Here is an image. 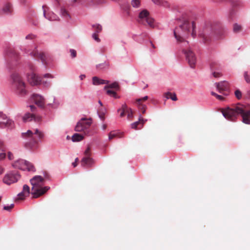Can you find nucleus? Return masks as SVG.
Listing matches in <instances>:
<instances>
[{"mask_svg": "<svg viewBox=\"0 0 250 250\" xmlns=\"http://www.w3.org/2000/svg\"><path fill=\"white\" fill-rule=\"evenodd\" d=\"M12 166L14 168L22 170H27L29 171H35V168L31 163L22 159L18 160L14 162Z\"/></svg>", "mask_w": 250, "mask_h": 250, "instance_id": "nucleus-8", "label": "nucleus"}, {"mask_svg": "<svg viewBox=\"0 0 250 250\" xmlns=\"http://www.w3.org/2000/svg\"><path fill=\"white\" fill-rule=\"evenodd\" d=\"M183 52L186 55V59L189 66L191 68H194L196 63V57L194 52L189 48L183 49Z\"/></svg>", "mask_w": 250, "mask_h": 250, "instance_id": "nucleus-10", "label": "nucleus"}, {"mask_svg": "<svg viewBox=\"0 0 250 250\" xmlns=\"http://www.w3.org/2000/svg\"><path fill=\"white\" fill-rule=\"evenodd\" d=\"M5 151V148L3 144V143L0 141V160L5 157L6 154L4 152Z\"/></svg>", "mask_w": 250, "mask_h": 250, "instance_id": "nucleus-27", "label": "nucleus"}, {"mask_svg": "<svg viewBox=\"0 0 250 250\" xmlns=\"http://www.w3.org/2000/svg\"><path fill=\"white\" fill-rule=\"evenodd\" d=\"M106 125H103V129H104H104H106Z\"/></svg>", "mask_w": 250, "mask_h": 250, "instance_id": "nucleus-58", "label": "nucleus"}, {"mask_svg": "<svg viewBox=\"0 0 250 250\" xmlns=\"http://www.w3.org/2000/svg\"><path fill=\"white\" fill-rule=\"evenodd\" d=\"M30 107L31 110L32 111H34V109H35V106L34 105H30Z\"/></svg>", "mask_w": 250, "mask_h": 250, "instance_id": "nucleus-57", "label": "nucleus"}, {"mask_svg": "<svg viewBox=\"0 0 250 250\" xmlns=\"http://www.w3.org/2000/svg\"><path fill=\"white\" fill-rule=\"evenodd\" d=\"M195 24L194 22H190L188 21H185L179 27H176L174 31V35L177 42H183L185 45L188 44V42L184 41V37L188 35V33L192 31V35L194 37L195 33H194V29Z\"/></svg>", "mask_w": 250, "mask_h": 250, "instance_id": "nucleus-3", "label": "nucleus"}, {"mask_svg": "<svg viewBox=\"0 0 250 250\" xmlns=\"http://www.w3.org/2000/svg\"><path fill=\"white\" fill-rule=\"evenodd\" d=\"M233 31L234 33H237L242 31V26L237 23L233 24Z\"/></svg>", "mask_w": 250, "mask_h": 250, "instance_id": "nucleus-32", "label": "nucleus"}, {"mask_svg": "<svg viewBox=\"0 0 250 250\" xmlns=\"http://www.w3.org/2000/svg\"><path fill=\"white\" fill-rule=\"evenodd\" d=\"M61 13H62V15L64 17H66V16H68L67 11L65 9H62Z\"/></svg>", "mask_w": 250, "mask_h": 250, "instance_id": "nucleus-49", "label": "nucleus"}, {"mask_svg": "<svg viewBox=\"0 0 250 250\" xmlns=\"http://www.w3.org/2000/svg\"><path fill=\"white\" fill-rule=\"evenodd\" d=\"M8 157L9 160H12L13 159V155L11 152H9L8 153Z\"/></svg>", "mask_w": 250, "mask_h": 250, "instance_id": "nucleus-50", "label": "nucleus"}, {"mask_svg": "<svg viewBox=\"0 0 250 250\" xmlns=\"http://www.w3.org/2000/svg\"><path fill=\"white\" fill-rule=\"evenodd\" d=\"M30 55L36 59H40L42 63L46 64V56L44 53L42 52H39L38 50L35 49L30 53Z\"/></svg>", "mask_w": 250, "mask_h": 250, "instance_id": "nucleus-16", "label": "nucleus"}, {"mask_svg": "<svg viewBox=\"0 0 250 250\" xmlns=\"http://www.w3.org/2000/svg\"><path fill=\"white\" fill-rule=\"evenodd\" d=\"M2 11L5 14H11L13 11L11 5L9 3L5 4L3 7Z\"/></svg>", "mask_w": 250, "mask_h": 250, "instance_id": "nucleus-26", "label": "nucleus"}, {"mask_svg": "<svg viewBox=\"0 0 250 250\" xmlns=\"http://www.w3.org/2000/svg\"><path fill=\"white\" fill-rule=\"evenodd\" d=\"M124 136L123 132H117L115 131H111L109 133L108 137L109 140H111L114 138H122Z\"/></svg>", "mask_w": 250, "mask_h": 250, "instance_id": "nucleus-24", "label": "nucleus"}, {"mask_svg": "<svg viewBox=\"0 0 250 250\" xmlns=\"http://www.w3.org/2000/svg\"><path fill=\"white\" fill-rule=\"evenodd\" d=\"M225 36V32L222 29L215 30L211 26L206 27L200 33V37L202 39L205 43L208 42L212 38L219 39L222 38Z\"/></svg>", "mask_w": 250, "mask_h": 250, "instance_id": "nucleus-5", "label": "nucleus"}, {"mask_svg": "<svg viewBox=\"0 0 250 250\" xmlns=\"http://www.w3.org/2000/svg\"><path fill=\"white\" fill-rule=\"evenodd\" d=\"M4 171V169L1 167L0 166V175L2 174Z\"/></svg>", "mask_w": 250, "mask_h": 250, "instance_id": "nucleus-55", "label": "nucleus"}, {"mask_svg": "<svg viewBox=\"0 0 250 250\" xmlns=\"http://www.w3.org/2000/svg\"><path fill=\"white\" fill-rule=\"evenodd\" d=\"M91 121L90 119H82L77 124L75 130L77 132L84 131L91 125Z\"/></svg>", "mask_w": 250, "mask_h": 250, "instance_id": "nucleus-11", "label": "nucleus"}, {"mask_svg": "<svg viewBox=\"0 0 250 250\" xmlns=\"http://www.w3.org/2000/svg\"><path fill=\"white\" fill-rule=\"evenodd\" d=\"M81 164L82 167H91L94 164V160L90 157H83Z\"/></svg>", "mask_w": 250, "mask_h": 250, "instance_id": "nucleus-17", "label": "nucleus"}, {"mask_svg": "<svg viewBox=\"0 0 250 250\" xmlns=\"http://www.w3.org/2000/svg\"><path fill=\"white\" fill-rule=\"evenodd\" d=\"M83 136L78 133L74 134L72 137V140L73 142H79L83 139Z\"/></svg>", "mask_w": 250, "mask_h": 250, "instance_id": "nucleus-30", "label": "nucleus"}, {"mask_svg": "<svg viewBox=\"0 0 250 250\" xmlns=\"http://www.w3.org/2000/svg\"><path fill=\"white\" fill-rule=\"evenodd\" d=\"M44 78H53V76H52L51 74H46L44 75Z\"/></svg>", "mask_w": 250, "mask_h": 250, "instance_id": "nucleus-54", "label": "nucleus"}, {"mask_svg": "<svg viewBox=\"0 0 250 250\" xmlns=\"http://www.w3.org/2000/svg\"><path fill=\"white\" fill-rule=\"evenodd\" d=\"M24 122H28L32 120H34L36 122H39L41 120V118L39 117H36L33 114L27 113L23 117Z\"/></svg>", "mask_w": 250, "mask_h": 250, "instance_id": "nucleus-21", "label": "nucleus"}, {"mask_svg": "<svg viewBox=\"0 0 250 250\" xmlns=\"http://www.w3.org/2000/svg\"><path fill=\"white\" fill-rule=\"evenodd\" d=\"M152 1L155 4L160 5L161 4L160 0H152Z\"/></svg>", "mask_w": 250, "mask_h": 250, "instance_id": "nucleus-51", "label": "nucleus"}, {"mask_svg": "<svg viewBox=\"0 0 250 250\" xmlns=\"http://www.w3.org/2000/svg\"><path fill=\"white\" fill-rule=\"evenodd\" d=\"M212 74L215 78H219L222 76V74L220 72H216L215 70L212 71Z\"/></svg>", "mask_w": 250, "mask_h": 250, "instance_id": "nucleus-45", "label": "nucleus"}, {"mask_svg": "<svg viewBox=\"0 0 250 250\" xmlns=\"http://www.w3.org/2000/svg\"><path fill=\"white\" fill-rule=\"evenodd\" d=\"M12 85L16 89V92L20 95L23 96L26 94L25 84L20 75L17 73H14L11 75Z\"/></svg>", "mask_w": 250, "mask_h": 250, "instance_id": "nucleus-6", "label": "nucleus"}, {"mask_svg": "<svg viewBox=\"0 0 250 250\" xmlns=\"http://www.w3.org/2000/svg\"><path fill=\"white\" fill-rule=\"evenodd\" d=\"M151 44V46L153 48H155V46H154V45L152 43V42H150Z\"/></svg>", "mask_w": 250, "mask_h": 250, "instance_id": "nucleus-61", "label": "nucleus"}, {"mask_svg": "<svg viewBox=\"0 0 250 250\" xmlns=\"http://www.w3.org/2000/svg\"><path fill=\"white\" fill-rule=\"evenodd\" d=\"M21 136L27 140L25 143V146L26 148L35 149L37 147L39 142L44 138V135L40 129H33L22 133Z\"/></svg>", "mask_w": 250, "mask_h": 250, "instance_id": "nucleus-2", "label": "nucleus"}, {"mask_svg": "<svg viewBox=\"0 0 250 250\" xmlns=\"http://www.w3.org/2000/svg\"><path fill=\"white\" fill-rule=\"evenodd\" d=\"M44 179L41 176H35L30 180L32 186L31 194L33 198H37L44 194L49 188V187H42Z\"/></svg>", "mask_w": 250, "mask_h": 250, "instance_id": "nucleus-4", "label": "nucleus"}, {"mask_svg": "<svg viewBox=\"0 0 250 250\" xmlns=\"http://www.w3.org/2000/svg\"><path fill=\"white\" fill-rule=\"evenodd\" d=\"M138 23L144 25H147L151 28L154 27V20L150 16L149 12L144 9L141 11L137 20Z\"/></svg>", "mask_w": 250, "mask_h": 250, "instance_id": "nucleus-7", "label": "nucleus"}, {"mask_svg": "<svg viewBox=\"0 0 250 250\" xmlns=\"http://www.w3.org/2000/svg\"><path fill=\"white\" fill-rule=\"evenodd\" d=\"M215 86L219 92L224 93L225 95H228V91L229 90V83L226 81H222L219 83H215Z\"/></svg>", "mask_w": 250, "mask_h": 250, "instance_id": "nucleus-13", "label": "nucleus"}, {"mask_svg": "<svg viewBox=\"0 0 250 250\" xmlns=\"http://www.w3.org/2000/svg\"><path fill=\"white\" fill-rule=\"evenodd\" d=\"M235 95L238 99H240L242 97L241 92L239 90H236L235 91Z\"/></svg>", "mask_w": 250, "mask_h": 250, "instance_id": "nucleus-42", "label": "nucleus"}, {"mask_svg": "<svg viewBox=\"0 0 250 250\" xmlns=\"http://www.w3.org/2000/svg\"><path fill=\"white\" fill-rule=\"evenodd\" d=\"M77 1V0H72V3H75Z\"/></svg>", "mask_w": 250, "mask_h": 250, "instance_id": "nucleus-62", "label": "nucleus"}, {"mask_svg": "<svg viewBox=\"0 0 250 250\" xmlns=\"http://www.w3.org/2000/svg\"><path fill=\"white\" fill-rule=\"evenodd\" d=\"M99 103L102 106L103 105V104H102V103L101 102V101H99Z\"/></svg>", "mask_w": 250, "mask_h": 250, "instance_id": "nucleus-60", "label": "nucleus"}, {"mask_svg": "<svg viewBox=\"0 0 250 250\" xmlns=\"http://www.w3.org/2000/svg\"><path fill=\"white\" fill-rule=\"evenodd\" d=\"M221 112L225 118L230 121H234L237 116L241 115L243 122L250 124V110H246L242 105L222 109Z\"/></svg>", "mask_w": 250, "mask_h": 250, "instance_id": "nucleus-1", "label": "nucleus"}, {"mask_svg": "<svg viewBox=\"0 0 250 250\" xmlns=\"http://www.w3.org/2000/svg\"><path fill=\"white\" fill-rule=\"evenodd\" d=\"M20 178L18 172L10 171L5 175L3 178V182L8 185L17 182Z\"/></svg>", "mask_w": 250, "mask_h": 250, "instance_id": "nucleus-9", "label": "nucleus"}, {"mask_svg": "<svg viewBox=\"0 0 250 250\" xmlns=\"http://www.w3.org/2000/svg\"><path fill=\"white\" fill-rule=\"evenodd\" d=\"M147 120L144 119L141 116H140L139 121L141 122V124L143 125V127L144 126V125L146 122Z\"/></svg>", "mask_w": 250, "mask_h": 250, "instance_id": "nucleus-47", "label": "nucleus"}, {"mask_svg": "<svg viewBox=\"0 0 250 250\" xmlns=\"http://www.w3.org/2000/svg\"><path fill=\"white\" fill-rule=\"evenodd\" d=\"M18 58V55L14 49L9 48L7 50L6 52V59L8 62L10 61V59L17 60Z\"/></svg>", "mask_w": 250, "mask_h": 250, "instance_id": "nucleus-20", "label": "nucleus"}, {"mask_svg": "<svg viewBox=\"0 0 250 250\" xmlns=\"http://www.w3.org/2000/svg\"><path fill=\"white\" fill-rule=\"evenodd\" d=\"M21 2L22 3H24L26 1V0H20Z\"/></svg>", "mask_w": 250, "mask_h": 250, "instance_id": "nucleus-59", "label": "nucleus"}, {"mask_svg": "<svg viewBox=\"0 0 250 250\" xmlns=\"http://www.w3.org/2000/svg\"><path fill=\"white\" fill-rule=\"evenodd\" d=\"M131 127L132 129L138 130L141 129L143 128V125L141 124V122L139 121L131 124Z\"/></svg>", "mask_w": 250, "mask_h": 250, "instance_id": "nucleus-29", "label": "nucleus"}, {"mask_svg": "<svg viewBox=\"0 0 250 250\" xmlns=\"http://www.w3.org/2000/svg\"><path fill=\"white\" fill-rule=\"evenodd\" d=\"M13 122L7 118V117L2 113H0V127H11Z\"/></svg>", "mask_w": 250, "mask_h": 250, "instance_id": "nucleus-14", "label": "nucleus"}, {"mask_svg": "<svg viewBox=\"0 0 250 250\" xmlns=\"http://www.w3.org/2000/svg\"><path fill=\"white\" fill-rule=\"evenodd\" d=\"M131 5L133 7H139L140 5V0H132L131 1Z\"/></svg>", "mask_w": 250, "mask_h": 250, "instance_id": "nucleus-37", "label": "nucleus"}, {"mask_svg": "<svg viewBox=\"0 0 250 250\" xmlns=\"http://www.w3.org/2000/svg\"><path fill=\"white\" fill-rule=\"evenodd\" d=\"M92 83L94 85H100L108 83V81L101 79L97 77H93L92 78Z\"/></svg>", "mask_w": 250, "mask_h": 250, "instance_id": "nucleus-23", "label": "nucleus"}, {"mask_svg": "<svg viewBox=\"0 0 250 250\" xmlns=\"http://www.w3.org/2000/svg\"><path fill=\"white\" fill-rule=\"evenodd\" d=\"M30 194V188L26 185L23 187L22 191L18 194V199L23 200L25 198L29 196Z\"/></svg>", "mask_w": 250, "mask_h": 250, "instance_id": "nucleus-18", "label": "nucleus"}, {"mask_svg": "<svg viewBox=\"0 0 250 250\" xmlns=\"http://www.w3.org/2000/svg\"><path fill=\"white\" fill-rule=\"evenodd\" d=\"M211 94L212 95L216 97V98L220 101H223L224 99V98L222 96L218 95L214 92H211Z\"/></svg>", "mask_w": 250, "mask_h": 250, "instance_id": "nucleus-40", "label": "nucleus"}, {"mask_svg": "<svg viewBox=\"0 0 250 250\" xmlns=\"http://www.w3.org/2000/svg\"><path fill=\"white\" fill-rule=\"evenodd\" d=\"M34 35H28L26 37V39H32L34 38Z\"/></svg>", "mask_w": 250, "mask_h": 250, "instance_id": "nucleus-53", "label": "nucleus"}, {"mask_svg": "<svg viewBox=\"0 0 250 250\" xmlns=\"http://www.w3.org/2000/svg\"><path fill=\"white\" fill-rule=\"evenodd\" d=\"M79 161V159L78 158H77L76 159H75V161L72 163V165L74 166V167H75L77 166V163Z\"/></svg>", "mask_w": 250, "mask_h": 250, "instance_id": "nucleus-52", "label": "nucleus"}, {"mask_svg": "<svg viewBox=\"0 0 250 250\" xmlns=\"http://www.w3.org/2000/svg\"><path fill=\"white\" fill-rule=\"evenodd\" d=\"M32 99L36 104L38 106L42 107L44 105V99L41 95L34 94L32 95Z\"/></svg>", "mask_w": 250, "mask_h": 250, "instance_id": "nucleus-15", "label": "nucleus"}, {"mask_svg": "<svg viewBox=\"0 0 250 250\" xmlns=\"http://www.w3.org/2000/svg\"><path fill=\"white\" fill-rule=\"evenodd\" d=\"M91 154V148L90 147L88 146L86 150L84 152V157H90Z\"/></svg>", "mask_w": 250, "mask_h": 250, "instance_id": "nucleus-38", "label": "nucleus"}, {"mask_svg": "<svg viewBox=\"0 0 250 250\" xmlns=\"http://www.w3.org/2000/svg\"><path fill=\"white\" fill-rule=\"evenodd\" d=\"M220 65L218 64V63L215 62H212L210 63V68L212 70L215 71L216 70H218L219 69Z\"/></svg>", "mask_w": 250, "mask_h": 250, "instance_id": "nucleus-33", "label": "nucleus"}, {"mask_svg": "<svg viewBox=\"0 0 250 250\" xmlns=\"http://www.w3.org/2000/svg\"><path fill=\"white\" fill-rule=\"evenodd\" d=\"M46 6L45 5L42 6V9L43 10V15L45 18L48 19L50 21H55L57 20L58 17L53 13L50 12L47 14L46 13Z\"/></svg>", "mask_w": 250, "mask_h": 250, "instance_id": "nucleus-22", "label": "nucleus"}, {"mask_svg": "<svg viewBox=\"0 0 250 250\" xmlns=\"http://www.w3.org/2000/svg\"><path fill=\"white\" fill-rule=\"evenodd\" d=\"M115 88V89H118L119 86L117 82H114L113 83L105 86V88Z\"/></svg>", "mask_w": 250, "mask_h": 250, "instance_id": "nucleus-34", "label": "nucleus"}, {"mask_svg": "<svg viewBox=\"0 0 250 250\" xmlns=\"http://www.w3.org/2000/svg\"><path fill=\"white\" fill-rule=\"evenodd\" d=\"M248 94H249L248 97H249V98H250V91H249V92H248Z\"/></svg>", "mask_w": 250, "mask_h": 250, "instance_id": "nucleus-63", "label": "nucleus"}, {"mask_svg": "<svg viewBox=\"0 0 250 250\" xmlns=\"http://www.w3.org/2000/svg\"><path fill=\"white\" fill-rule=\"evenodd\" d=\"M126 114H127L128 119L131 120L133 118V112L132 110L128 108L127 106Z\"/></svg>", "mask_w": 250, "mask_h": 250, "instance_id": "nucleus-35", "label": "nucleus"}, {"mask_svg": "<svg viewBox=\"0 0 250 250\" xmlns=\"http://www.w3.org/2000/svg\"><path fill=\"white\" fill-rule=\"evenodd\" d=\"M148 99V96H146L142 98H139L136 100V103L138 106L139 109L144 114L146 112V105L142 104V102L145 101Z\"/></svg>", "mask_w": 250, "mask_h": 250, "instance_id": "nucleus-19", "label": "nucleus"}, {"mask_svg": "<svg viewBox=\"0 0 250 250\" xmlns=\"http://www.w3.org/2000/svg\"><path fill=\"white\" fill-rule=\"evenodd\" d=\"M27 79L29 83L32 85H38L42 82L44 83L45 86H47V82L42 80L40 77L37 76L36 74L33 72L27 75Z\"/></svg>", "mask_w": 250, "mask_h": 250, "instance_id": "nucleus-12", "label": "nucleus"}, {"mask_svg": "<svg viewBox=\"0 0 250 250\" xmlns=\"http://www.w3.org/2000/svg\"><path fill=\"white\" fill-rule=\"evenodd\" d=\"M92 26L93 28H94L95 30V33H100L101 32L102 30V27L100 24L93 25Z\"/></svg>", "mask_w": 250, "mask_h": 250, "instance_id": "nucleus-36", "label": "nucleus"}, {"mask_svg": "<svg viewBox=\"0 0 250 250\" xmlns=\"http://www.w3.org/2000/svg\"><path fill=\"white\" fill-rule=\"evenodd\" d=\"M98 33H94L92 35L93 38L97 42H99L100 41V39L99 38L98 35Z\"/></svg>", "mask_w": 250, "mask_h": 250, "instance_id": "nucleus-46", "label": "nucleus"}, {"mask_svg": "<svg viewBox=\"0 0 250 250\" xmlns=\"http://www.w3.org/2000/svg\"><path fill=\"white\" fill-rule=\"evenodd\" d=\"M106 92L108 95H112L114 97L116 98L117 94L115 91L108 89L106 91Z\"/></svg>", "mask_w": 250, "mask_h": 250, "instance_id": "nucleus-44", "label": "nucleus"}, {"mask_svg": "<svg viewBox=\"0 0 250 250\" xmlns=\"http://www.w3.org/2000/svg\"><path fill=\"white\" fill-rule=\"evenodd\" d=\"M70 52L72 58H75L76 56L77 52L74 49H70Z\"/></svg>", "mask_w": 250, "mask_h": 250, "instance_id": "nucleus-48", "label": "nucleus"}, {"mask_svg": "<svg viewBox=\"0 0 250 250\" xmlns=\"http://www.w3.org/2000/svg\"><path fill=\"white\" fill-rule=\"evenodd\" d=\"M244 77L246 82L248 83H250V77L248 75V72L246 71L244 72Z\"/></svg>", "mask_w": 250, "mask_h": 250, "instance_id": "nucleus-39", "label": "nucleus"}, {"mask_svg": "<svg viewBox=\"0 0 250 250\" xmlns=\"http://www.w3.org/2000/svg\"><path fill=\"white\" fill-rule=\"evenodd\" d=\"M165 97L167 99H170L174 101L177 100L176 95L175 93L167 92L165 93Z\"/></svg>", "mask_w": 250, "mask_h": 250, "instance_id": "nucleus-28", "label": "nucleus"}, {"mask_svg": "<svg viewBox=\"0 0 250 250\" xmlns=\"http://www.w3.org/2000/svg\"><path fill=\"white\" fill-rule=\"evenodd\" d=\"M106 0H90L88 5L90 6L100 5L105 3Z\"/></svg>", "mask_w": 250, "mask_h": 250, "instance_id": "nucleus-25", "label": "nucleus"}, {"mask_svg": "<svg viewBox=\"0 0 250 250\" xmlns=\"http://www.w3.org/2000/svg\"><path fill=\"white\" fill-rule=\"evenodd\" d=\"M99 116L102 120H104V111L101 109L98 111Z\"/></svg>", "mask_w": 250, "mask_h": 250, "instance_id": "nucleus-41", "label": "nucleus"}, {"mask_svg": "<svg viewBox=\"0 0 250 250\" xmlns=\"http://www.w3.org/2000/svg\"><path fill=\"white\" fill-rule=\"evenodd\" d=\"M85 78V75L84 74H82V75H81L80 76V78L81 80H83V79H84V78Z\"/></svg>", "mask_w": 250, "mask_h": 250, "instance_id": "nucleus-56", "label": "nucleus"}, {"mask_svg": "<svg viewBox=\"0 0 250 250\" xmlns=\"http://www.w3.org/2000/svg\"><path fill=\"white\" fill-rule=\"evenodd\" d=\"M127 110V105L125 104H124L122 105L121 109L118 110V112H119L121 111L120 113V117H123L125 116V114H126Z\"/></svg>", "mask_w": 250, "mask_h": 250, "instance_id": "nucleus-31", "label": "nucleus"}, {"mask_svg": "<svg viewBox=\"0 0 250 250\" xmlns=\"http://www.w3.org/2000/svg\"><path fill=\"white\" fill-rule=\"evenodd\" d=\"M14 207L13 204H11L10 206H5L3 207V209L7 211H10Z\"/></svg>", "mask_w": 250, "mask_h": 250, "instance_id": "nucleus-43", "label": "nucleus"}]
</instances>
